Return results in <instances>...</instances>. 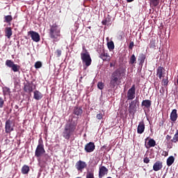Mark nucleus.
Returning <instances> with one entry per match:
<instances>
[{
    "label": "nucleus",
    "mask_w": 178,
    "mask_h": 178,
    "mask_svg": "<svg viewBox=\"0 0 178 178\" xmlns=\"http://www.w3.org/2000/svg\"><path fill=\"white\" fill-rule=\"evenodd\" d=\"M73 115L70 116L69 123L66 124L63 131V137L65 140H70V138L74 136V131H76V128L77 127V120L79 118H81L83 115V108L77 106L74 107Z\"/></svg>",
    "instance_id": "obj_1"
},
{
    "label": "nucleus",
    "mask_w": 178,
    "mask_h": 178,
    "mask_svg": "<svg viewBox=\"0 0 178 178\" xmlns=\"http://www.w3.org/2000/svg\"><path fill=\"white\" fill-rule=\"evenodd\" d=\"M49 35V38H51L54 42H58V41L60 40V29L58 27L56 24L50 25Z\"/></svg>",
    "instance_id": "obj_2"
},
{
    "label": "nucleus",
    "mask_w": 178,
    "mask_h": 178,
    "mask_svg": "<svg viewBox=\"0 0 178 178\" xmlns=\"http://www.w3.org/2000/svg\"><path fill=\"white\" fill-rule=\"evenodd\" d=\"M120 80H122V72H120V70H116L111 74L110 87L115 88L116 86H119L122 83Z\"/></svg>",
    "instance_id": "obj_3"
},
{
    "label": "nucleus",
    "mask_w": 178,
    "mask_h": 178,
    "mask_svg": "<svg viewBox=\"0 0 178 178\" xmlns=\"http://www.w3.org/2000/svg\"><path fill=\"white\" fill-rule=\"evenodd\" d=\"M81 59L83 65L88 67V66H91V63L92 60L91 59V56L87 49H85L81 53Z\"/></svg>",
    "instance_id": "obj_4"
},
{
    "label": "nucleus",
    "mask_w": 178,
    "mask_h": 178,
    "mask_svg": "<svg viewBox=\"0 0 178 178\" xmlns=\"http://www.w3.org/2000/svg\"><path fill=\"white\" fill-rule=\"evenodd\" d=\"M45 154V149L44 148V140L42 138H40L38 145L35 150V156L36 158H41Z\"/></svg>",
    "instance_id": "obj_5"
},
{
    "label": "nucleus",
    "mask_w": 178,
    "mask_h": 178,
    "mask_svg": "<svg viewBox=\"0 0 178 178\" xmlns=\"http://www.w3.org/2000/svg\"><path fill=\"white\" fill-rule=\"evenodd\" d=\"M6 66L8 67H10L11 70L15 73L19 72L20 70V66L17 64H15V63L12 60H6Z\"/></svg>",
    "instance_id": "obj_6"
},
{
    "label": "nucleus",
    "mask_w": 178,
    "mask_h": 178,
    "mask_svg": "<svg viewBox=\"0 0 178 178\" xmlns=\"http://www.w3.org/2000/svg\"><path fill=\"white\" fill-rule=\"evenodd\" d=\"M28 35H31V39L35 42H40L41 38L40 37V33L34 31H30L28 32Z\"/></svg>",
    "instance_id": "obj_7"
},
{
    "label": "nucleus",
    "mask_w": 178,
    "mask_h": 178,
    "mask_svg": "<svg viewBox=\"0 0 178 178\" xmlns=\"http://www.w3.org/2000/svg\"><path fill=\"white\" fill-rule=\"evenodd\" d=\"M100 59H102L104 62H109L111 59V56L108 54V51H105V49H102L99 54Z\"/></svg>",
    "instance_id": "obj_8"
},
{
    "label": "nucleus",
    "mask_w": 178,
    "mask_h": 178,
    "mask_svg": "<svg viewBox=\"0 0 178 178\" xmlns=\"http://www.w3.org/2000/svg\"><path fill=\"white\" fill-rule=\"evenodd\" d=\"M136 98V85H133L127 92V99L129 100L134 99Z\"/></svg>",
    "instance_id": "obj_9"
},
{
    "label": "nucleus",
    "mask_w": 178,
    "mask_h": 178,
    "mask_svg": "<svg viewBox=\"0 0 178 178\" xmlns=\"http://www.w3.org/2000/svg\"><path fill=\"white\" fill-rule=\"evenodd\" d=\"M75 168L78 170V172H83V170L87 168V163H86V161L79 160L76 163Z\"/></svg>",
    "instance_id": "obj_10"
},
{
    "label": "nucleus",
    "mask_w": 178,
    "mask_h": 178,
    "mask_svg": "<svg viewBox=\"0 0 178 178\" xmlns=\"http://www.w3.org/2000/svg\"><path fill=\"white\" fill-rule=\"evenodd\" d=\"M13 126H12V120H7L6 121L5 131L7 134H10L13 131Z\"/></svg>",
    "instance_id": "obj_11"
},
{
    "label": "nucleus",
    "mask_w": 178,
    "mask_h": 178,
    "mask_svg": "<svg viewBox=\"0 0 178 178\" xmlns=\"http://www.w3.org/2000/svg\"><path fill=\"white\" fill-rule=\"evenodd\" d=\"M84 149L87 153L94 152L95 143L94 142H89L85 145Z\"/></svg>",
    "instance_id": "obj_12"
},
{
    "label": "nucleus",
    "mask_w": 178,
    "mask_h": 178,
    "mask_svg": "<svg viewBox=\"0 0 178 178\" xmlns=\"http://www.w3.org/2000/svg\"><path fill=\"white\" fill-rule=\"evenodd\" d=\"M109 170L106 167L102 165L99 168V178H102L105 175H108Z\"/></svg>",
    "instance_id": "obj_13"
},
{
    "label": "nucleus",
    "mask_w": 178,
    "mask_h": 178,
    "mask_svg": "<svg viewBox=\"0 0 178 178\" xmlns=\"http://www.w3.org/2000/svg\"><path fill=\"white\" fill-rule=\"evenodd\" d=\"M138 99L136 98L135 100L132 101L129 104V108L130 109L129 110V113H131L134 111V109H137V104H138Z\"/></svg>",
    "instance_id": "obj_14"
},
{
    "label": "nucleus",
    "mask_w": 178,
    "mask_h": 178,
    "mask_svg": "<svg viewBox=\"0 0 178 178\" xmlns=\"http://www.w3.org/2000/svg\"><path fill=\"white\" fill-rule=\"evenodd\" d=\"M163 73H165V68L163 67H158L156 70V76L159 77V80H162V77H163Z\"/></svg>",
    "instance_id": "obj_15"
},
{
    "label": "nucleus",
    "mask_w": 178,
    "mask_h": 178,
    "mask_svg": "<svg viewBox=\"0 0 178 178\" xmlns=\"http://www.w3.org/2000/svg\"><path fill=\"white\" fill-rule=\"evenodd\" d=\"M144 130H145V124L143 122V121H142L139 122L137 128L138 134H143V133H144Z\"/></svg>",
    "instance_id": "obj_16"
},
{
    "label": "nucleus",
    "mask_w": 178,
    "mask_h": 178,
    "mask_svg": "<svg viewBox=\"0 0 178 178\" xmlns=\"http://www.w3.org/2000/svg\"><path fill=\"white\" fill-rule=\"evenodd\" d=\"M163 168V165H162V161H158L153 165V170L154 172H158L161 170Z\"/></svg>",
    "instance_id": "obj_17"
},
{
    "label": "nucleus",
    "mask_w": 178,
    "mask_h": 178,
    "mask_svg": "<svg viewBox=\"0 0 178 178\" xmlns=\"http://www.w3.org/2000/svg\"><path fill=\"white\" fill-rule=\"evenodd\" d=\"M152 104V102L149 99H145L141 103V106H144L146 109H149L151 108V105Z\"/></svg>",
    "instance_id": "obj_18"
},
{
    "label": "nucleus",
    "mask_w": 178,
    "mask_h": 178,
    "mask_svg": "<svg viewBox=\"0 0 178 178\" xmlns=\"http://www.w3.org/2000/svg\"><path fill=\"white\" fill-rule=\"evenodd\" d=\"M42 97H44V95H42V93H41V92H40V90L34 91L33 92L34 99H36V101H40V99H42Z\"/></svg>",
    "instance_id": "obj_19"
},
{
    "label": "nucleus",
    "mask_w": 178,
    "mask_h": 178,
    "mask_svg": "<svg viewBox=\"0 0 178 178\" xmlns=\"http://www.w3.org/2000/svg\"><path fill=\"white\" fill-rule=\"evenodd\" d=\"M147 58V56L144 54H140L138 60L139 61V65L143 66L144 65V62H145V59Z\"/></svg>",
    "instance_id": "obj_20"
},
{
    "label": "nucleus",
    "mask_w": 178,
    "mask_h": 178,
    "mask_svg": "<svg viewBox=\"0 0 178 178\" xmlns=\"http://www.w3.org/2000/svg\"><path fill=\"white\" fill-rule=\"evenodd\" d=\"M170 120L171 122H176L177 120V110L173 109L170 113Z\"/></svg>",
    "instance_id": "obj_21"
},
{
    "label": "nucleus",
    "mask_w": 178,
    "mask_h": 178,
    "mask_svg": "<svg viewBox=\"0 0 178 178\" xmlns=\"http://www.w3.org/2000/svg\"><path fill=\"white\" fill-rule=\"evenodd\" d=\"M24 90L25 92H33V83H26L24 86Z\"/></svg>",
    "instance_id": "obj_22"
},
{
    "label": "nucleus",
    "mask_w": 178,
    "mask_h": 178,
    "mask_svg": "<svg viewBox=\"0 0 178 178\" xmlns=\"http://www.w3.org/2000/svg\"><path fill=\"white\" fill-rule=\"evenodd\" d=\"M12 28L11 27H6L5 29V35L7 38H10L12 37Z\"/></svg>",
    "instance_id": "obj_23"
},
{
    "label": "nucleus",
    "mask_w": 178,
    "mask_h": 178,
    "mask_svg": "<svg viewBox=\"0 0 178 178\" xmlns=\"http://www.w3.org/2000/svg\"><path fill=\"white\" fill-rule=\"evenodd\" d=\"M30 172V167L29 165H24L22 168V175H28Z\"/></svg>",
    "instance_id": "obj_24"
},
{
    "label": "nucleus",
    "mask_w": 178,
    "mask_h": 178,
    "mask_svg": "<svg viewBox=\"0 0 178 178\" xmlns=\"http://www.w3.org/2000/svg\"><path fill=\"white\" fill-rule=\"evenodd\" d=\"M175 163V157L173 156H170L167 159V165L172 166Z\"/></svg>",
    "instance_id": "obj_25"
},
{
    "label": "nucleus",
    "mask_w": 178,
    "mask_h": 178,
    "mask_svg": "<svg viewBox=\"0 0 178 178\" xmlns=\"http://www.w3.org/2000/svg\"><path fill=\"white\" fill-rule=\"evenodd\" d=\"M136 63H137V58L133 54L129 58V65H134Z\"/></svg>",
    "instance_id": "obj_26"
},
{
    "label": "nucleus",
    "mask_w": 178,
    "mask_h": 178,
    "mask_svg": "<svg viewBox=\"0 0 178 178\" xmlns=\"http://www.w3.org/2000/svg\"><path fill=\"white\" fill-rule=\"evenodd\" d=\"M107 47L109 51H113L115 49V43H113V41H110L107 42Z\"/></svg>",
    "instance_id": "obj_27"
},
{
    "label": "nucleus",
    "mask_w": 178,
    "mask_h": 178,
    "mask_svg": "<svg viewBox=\"0 0 178 178\" xmlns=\"http://www.w3.org/2000/svg\"><path fill=\"white\" fill-rule=\"evenodd\" d=\"M3 95H10V88L5 87L3 88Z\"/></svg>",
    "instance_id": "obj_28"
},
{
    "label": "nucleus",
    "mask_w": 178,
    "mask_h": 178,
    "mask_svg": "<svg viewBox=\"0 0 178 178\" xmlns=\"http://www.w3.org/2000/svg\"><path fill=\"white\" fill-rule=\"evenodd\" d=\"M13 20L12 15H7L4 17V23H10Z\"/></svg>",
    "instance_id": "obj_29"
},
{
    "label": "nucleus",
    "mask_w": 178,
    "mask_h": 178,
    "mask_svg": "<svg viewBox=\"0 0 178 178\" xmlns=\"http://www.w3.org/2000/svg\"><path fill=\"white\" fill-rule=\"evenodd\" d=\"M147 145H149L150 147H155V145H156V142H155V140L154 139H150L147 143Z\"/></svg>",
    "instance_id": "obj_30"
},
{
    "label": "nucleus",
    "mask_w": 178,
    "mask_h": 178,
    "mask_svg": "<svg viewBox=\"0 0 178 178\" xmlns=\"http://www.w3.org/2000/svg\"><path fill=\"white\" fill-rule=\"evenodd\" d=\"M150 48L155 49L156 48V41L155 40H152L149 43Z\"/></svg>",
    "instance_id": "obj_31"
},
{
    "label": "nucleus",
    "mask_w": 178,
    "mask_h": 178,
    "mask_svg": "<svg viewBox=\"0 0 178 178\" xmlns=\"http://www.w3.org/2000/svg\"><path fill=\"white\" fill-rule=\"evenodd\" d=\"M150 2V5H152V6H158L159 5V0H149Z\"/></svg>",
    "instance_id": "obj_32"
},
{
    "label": "nucleus",
    "mask_w": 178,
    "mask_h": 178,
    "mask_svg": "<svg viewBox=\"0 0 178 178\" xmlns=\"http://www.w3.org/2000/svg\"><path fill=\"white\" fill-rule=\"evenodd\" d=\"M35 69H41L42 67V63L41 61H37L35 63Z\"/></svg>",
    "instance_id": "obj_33"
},
{
    "label": "nucleus",
    "mask_w": 178,
    "mask_h": 178,
    "mask_svg": "<svg viewBox=\"0 0 178 178\" xmlns=\"http://www.w3.org/2000/svg\"><path fill=\"white\" fill-rule=\"evenodd\" d=\"M49 159H51L49 155H48V154H44L42 158L43 162H48Z\"/></svg>",
    "instance_id": "obj_34"
},
{
    "label": "nucleus",
    "mask_w": 178,
    "mask_h": 178,
    "mask_svg": "<svg viewBox=\"0 0 178 178\" xmlns=\"http://www.w3.org/2000/svg\"><path fill=\"white\" fill-rule=\"evenodd\" d=\"M86 178H95L94 177V172H88L86 175Z\"/></svg>",
    "instance_id": "obj_35"
},
{
    "label": "nucleus",
    "mask_w": 178,
    "mask_h": 178,
    "mask_svg": "<svg viewBox=\"0 0 178 178\" xmlns=\"http://www.w3.org/2000/svg\"><path fill=\"white\" fill-rule=\"evenodd\" d=\"M162 83H163V85L164 86H168V84H169V80L168 79V78H166V79H163Z\"/></svg>",
    "instance_id": "obj_36"
},
{
    "label": "nucleus",
    "mask_w": 178,
    "mask_h": 178,
    "mask_svg": "<svg viewBox=\"0 0 178 178\" xmlns=\"http://www.w3.org/2000/svg\"><path fill=\"white\" fill-rule=\"evenodd\" d=\"M4 104H5V102L3 101V98L0 97V109L3 108Z\"/></svg>",
    "instance_id": "obj_37"
},
{
    "label": "nucleus",
    "mask_w": 178,
    "mask_h": 178,
    "mask_svg": "<svg viewBox=\"0 0 178 178\" xmlns=\"http://www.w3.org/2000/svg\"><path fill=\"white\" fill-rule=\"evenodd\" d=\"M97 87H98L99 90H104V83L99 82L97 84Z\"/></svg>",
    "instance_id": "obj_38"
},
{
    "label": "nucleus",
    "mask_w": 178,
    "mask_h": 178,
    "mask_svg": "<svg viewBox=\"0 0 178 178\" xmlns=\"http://www.w3.org/2000/svg\"><path fill=\"white\" fill-rule=\"evenodd\" d=\"M172 143H177L178 141V136L175 134L173 138L171 140Z\"/></svg>",
    "instance_id": "obj_39"
},
{
    "label": "nucleus",
    "mask_w": 178,
    "mask_h": 178,
    "mask_svg": "<svg viewBox=\"0 0 178 178\" xmlns=\"http://www.w3.org/2000/svg\"><path fill=\"white\" fill-rule=\"evenodd\" d=\"M56 54L57 55V58H59L60 55H62V50L57 49Z\"/></svg>",
    "instance_id": "obj_40"
},
{
    "label": "nucleus",
    "mask_w": 178,
    "mask_h": 178,
    "mask_svg": "<svg viewBox=\"0 0 178 178\" xmlns=\"http://www.w3.org/2000/svg\"><path fill=\"white\" fill-rule=\"evenodd\" d=\"M118 40H122V38H123V32L118 33Z\"/></svg>",
    "instance_id": "obj_41"
},
{
    "label": "nucleus",
    "mask_w": 178,
    "mask_h": 178,
    "mask_svg": "<svg viewBox=\"0 0 178 178\" xmlns=\"http://www.w3.org/2000/svg\"><path fill=\"white\" fill-rule=\"evenodd\" d=\"M144 163H149V159L148 157H145L143 159Z\"/></svg>",
    "instance_id": "obj_42"
},
{
    "label": "nucleus",
    "mask_w": 178,
    "mask_h": 178,
    "mask_svg": "<svg viewBox=\"0 0 178 178\" xmlns=\"http://www.w3.org/2000/svg\"><path fill=\"white\" fill-rule=\"evenodd\" d=\"M133 47H134V42H131L129 46V49H133Z\"/></svg>",
    "instance_id": "obj_43"
},
{
    "label": "nucleus",
    "mask_w": 178,
    "mask_h": 178,
    "mask_svg": "<svg viewBox=\"0 0 178 178\" xmlns=\"http://www.w3.org/2000/svg\"><path fill=\"white\" fill-rule=\"evenodd\" d=\"M171 138H172V136L167 135L165 137V140H166L167 143H169V141H170Z\"/></svg>",
    "instance_id": "obj_44"
},
{
    "label": "nucleus",
    "mask_w": 178,
    "mask_h": 178,
    "mask_svg": "<svg viewBox=\"0 0 178 178\" xmlns=\"http://www.w3.org/2000/svg\"><path fill=\"white\" fill-rule=\"evenodd\" d=\"M97 119H98L99 120H101V119H102V113L97 114Z\"/></svg>",
    "instance_id": "obj_45"
},
{
    "label": "nucleus",
    "mask_w": 178,
    "mask_h": 178,
    "mask_svg": "<svg viewBox=\"0 0 178 178\" xmlns=\"http://www.w3.org/2000/svg\"><path fill=\"white\" fill-rule=\"evenodd\" d=\"M104 20L107 22V24L111 23V18L109 17H106Z\"/></svg>",
    "instance_id": "obj_46"
},
{
    "label": "nucleus",
    "mask_w": 178,
    "mask_h": 178,
    "mask_svg": "<svg viewBox=\"0 0 178 178\" xmlns=\"http://www.w3.org/2000/svg\"><path fill=\"white\" fill-rule=\"evenodd\" d=\"M102 23L103 26H106V24H108L107 22H106V21L105 19L103 20V21L102 22Z\"/></svg>",
    "instance_id": "obj_47"
},
{
    "label": "nucleus",
    "mask_w": 178,
    "mask_h": 178,
    "mask_svg": "<svg viewBox=\"0 0 178 178\" xmlns=\"http://www.w3.org/2000/svg\"><path fill=\"white\" fill-rule=\"evenodd\" d=\"M133 1L134 0H127V2L130 3V2H133Z\"/></svg>",
    "instance_id": "obj_48"
},
{
    "label": "nucleus",
    "mask_w": 178,
    "mask_h": 178,
    "mask_svg": "<svg viewBox=\"0 0 178 178\" xmlns=\"http://www.w3.org/2000/svg\"><path fill=\"white\" fill-rule=\"evenodd\" d=\"M113 66V63H110V67H112Z\"/></svg>",
    "instance_id": "obj_49"
},
{
    "label": "nucleus",
    "mask_w": 178,
    "mask_h": 178,
    "mask_svg": "<svg viewBox=\"0 0 178 178\" xmlns=\"http://www.w3.org/2000/svg\"><path fill=\"white\" fill-rule=\"evenodd\" d=\"M15 108V109H19V106L16 105Z\"/></svg>",
    "instance_id": "obj_50"
},
{
    "label": "nucleus",
    "mask_w": 178,
    "mask_h": 178,
    "mask_svg": "<svg viewBox=\"0 0 178 178\" xmlns=\"http://www.w3.org/2000/svg\"><path fill=\"white\" fill-rule=\"evenodd\" d=\"M175 135H177V136H178V130H177V133L175 134Z\"/></svg>",
    "instance_id": "obj_51"
},
{
    "label": "nucleus",
    "mask_w": 178,
    "mask_h": 178,
    "mask_svg": "<svg viewBox=\"0 0 178 178\" xmlns=\"http://www.w3.org/2000/svg\"><path fill=\"white\" fill-rule=\"evenodd\" d=\"M83 49H86V47L83 46Z\"/></svg>",
    "instance_id": "obj_52"
},
{
    "label": "nucleus",
    "mask_w": 178,
    "mask_h": 178,
    "mask_svg": "<svg viewBox=\"0 0 178 178\" xmlns=\"http://www.w3.org/2000/svg\"><path fill=\"white\" fill-rule=\"evenodd\" d=\"M88 29H91V26H88Z\"/></svg>",
    "instance_id": "obj_53"
}]
</instances>
